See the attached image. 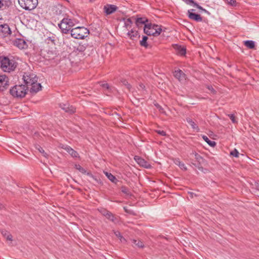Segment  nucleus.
<instances>
[{
	"label": "nucleus",
	"instance_id": "1",
	"mask_svg": "<svg viewBox=\"0 0 259 259\" xmlns=\"http://www.w3.org/2000/svg\"><path fill=\"white\" fill-rule=\"evenodd\" d=\"M1 68L6 72L14 71L17 67V63L13 59H10L8 57L0 56Z\"/></svg>",
	"mask_w": 259,
	"mask_h": 259
},
{
	"label": "nucleus",
	"instance_id": "2",
	"mask_svg": "<svg viewBox=\"0 0 259 259\" xmlns=\"http://www.w3.org/2000/svg\"><path fill=\"white\" fill-rule=\"evenodd\" d=\"M75 19L70 18L68 16L64 17L58 24V27L61 29V32L67 34L71 31L72 27L75 25Z\"/></svg>",
	"mask_w": 259,
	"mask_h": 259
},
{
	"label": "nucleus",
	"instance_id": "3",
	"mask_svg": "<svg viewBox=\"0 0 259 259\" xmlns=\"http://www.w3.org/2000/svg\"><path fill=\"white\" fill-rule=\"evenodd\" d=\"M28 90V87L25 85H15L10 89V93L14 97L21 98L25 96Z\"/></svg>",
	"mask_w": 259,
	"mask_h": 259
},
{
	"label": "nucleus",
	"instance_id": "4",
	"mask_svg": "<svg viewBox=\"0 0 259 259\" xmlns=\"http://www.w3.org/2000/svg\"><path fill=\"white\" fill-rule=\"evenodd\" d=\"M162 31L160 26L151 23L145 24L144 32L148 35L158 36Z\"/></svg>",
	"mask_w": 259,
	"mask_h": 259
},
{
	"label": "nucleus",
	"instance_id": "5",
	"mask_svg": "<svg viewBox=\"0 0 259 259\" xmlns=\"http://www.w3.org/2000/svg\"><path fill=\"white\" fill-rule=\"evenodd\" d=\"M71 35L75 39H84L89 34V30L84 27H77L71 29Z\"/></svg>",
	"mask_w": 259,
	"mask_h": 259
},
{
	"label": "nucleus",
	"instance_id": "6",
	"mask_svg": "<svg viewBox=\"0 0 259 259\" xmlns=\"http://www.w3.org/2000/svg\"><path fill=\"white\" fill-rule=\"evenodd\" d=\"M19 5L25 10L34 9L38 4V0H18Z\"/></svg>",
	"mask_w": 259,
	"mask_h": 259
},
{
	"label": "nucleus",
	"instance_id": "7",
	"mask_svg": "<svg viewBox=\"0 0 259 259\" xmlns=\"http://www.w3.org/2000/svg\"><path fill=\"white\" fill-rule=\"evenodd\" d=\"M23 79L25 82V85L28 87L31 84H33L34 81H37L38 77L35 74L28 72L24 73Z\"/></svg>",
	"mask_w": 259,
	"mask_h": 259
},
{
	"label": "nucleus",
	"instance_id": "8",
	"mask_svg": "<svg viewBox=\"0 0 259 259\" xmlns=\"http://www.w3.org/2000/svg\"><path fill=\"white\" fill-rule=\"evenodd\" d=\"M9 86V79L6 75H0V92H3Z\"/></svg>",
	"mask_w": 259,
	"mask_h": 259
},
{
	"label": "nucleus",
	"instance_id": "9",
	"mask_svg": "<svg viewBox=\"0 0 259 259\" xmlns=\"http://www.w3.org/2000/svg\"><path fill=\"white\" fill-rule=\"evenodd\" d=\"M12 44L20 49H24L27 47L26 42L22 38H16L12 40Z\"/></svg>",
	"mask_w": 259,
	"mask_h": 259
},
{
	"label": "nucleus",
	"instance_id": "10",
	"mask_svg": "<svg viewBox=\"0 0 259 259\" xmlns=\"http://www.w3.org/2000/svg\"><path fill=\"white\" fill-rule=\"evenodd\" d=\"M118 7L114 5L107 4L104 6V12L106 15L112 14L117 11Z\"/></svg>",
	"mask_w": 259,
	"mask_h": 259
},
{
	"label": "nucleus",
	"instance_id": "11",
	"mask_svg": "<svg viewBox=\"0 0 259 259\" xmlns=\"http://www.w3.org/2000/svg\"><path fill=\"white\" fill-rule=\"evenodd\" d=\"M11 33V30L9 26L7 24L0 25V36L6 37Z\"/></svg>",
	"mask_w": 259,
	"mask_h": 259
},
{
	"label": "nucleus",
	"instance_id": "12",
	"mask_svg": "<svg viewBox=\"0 0 259 259\" xmlns=\"http://www.w3.org/2000/svg\"><path fill=\"white\" fill-rule=\"evenodd\" d=\"M60 108L63 109L65 112L69 114H72L75 112L76 108L72 105L68 104H60Z\"/></svg>",
	"mask_w": 259,
	"mask_h": 259
},
{
	"label": "nucleus",
	"instance_id": "13",
	"mask_svg": "<svg viewBox=\"0 0 259 259\" xmlns=\"http://www.w3.org/2000/svg\"><path fill=\"white\" fill-rule=\"evenodd\" d=\"M195 10L191 9L188 11V17L191 19L195 20L196 22H201L202 21V18L199 14L193 13Z\"/></svg>",
	"mask_w": 259,
	"mask_h": 259
},
{
	"label": "nucleus",
	"instance_id": "14",
	"mask_svg": "<svg viewBox=\"0 0 259 259\" xmlns=\"http://www.w3.org/2000/svg\"><path fill=\"white\" fill-rule=\"evenodd\" d=\"M134 159L140 165L145 168H148L151 167L149 162L138 156H135Z\"/></svg>",
	"mask_w": 259,
	"mask_h": 259
},
{
	"label": "nucleus",
	"instance_id": "15",
	"mask_svg": "<svg viewBox=\"0 0 259 259\" xmlns=\"http://www.w3.org/2000/svg\"><path fill=\"white\" fill-rule=\"evenodd\" d=\"M174 49L176 51V53L180 56H185L186 53V49L184 47H182L178 45H174Z\"/></svg>",
	"mask_w": 259,
	"mask_h": 259
},
{
	"label": "nucleus",
	"instance_id": "16",
	"mask_svg": "<svg viewBox=\"0 0 259 259\" xmlns=\"http://www.w3.org/2000/svg\"><path fill=\"white\" fill-rule=\"evenodd\" d=\"M29 86H31L30 92L32 94L36 93L41 90V84L38 83L37 81H34L33 84H31Z\"/></svg>",
	"mask_w": 259,
	"mask_h": 259
},
{
	"label": "nucleus",
	"instance_id": "17",
	"mask_svg": "<svg viewBox=\"0 0 259 259\" xmlns=\"http://www.w3.org/2000/svg\"><path fill=\"white\" fill-rule=\"evenodd\" d=\"M62 148L66 150L72 157H79L78 153L69 146H64Z\"/></svg>",
	"mask_w": 259,
	"mask_h": 259
},
{
	"label": "nucleus",
	"instance_id": "18",
	"mask_svg": "<svg viewBox=\"0 0 259 259\" xmlns=\"http://www.w3.org/2000/svg\"><path fill=\"white\" fill-rule=\"evenodd\" d=\"M127 36L132 40H135L140 37L138 31L132 29L127 33Z\"/></svg>",
	"mask_w": 259,
	"mask_h": 259
},
{
	"label": "nucleus",
	"instance_id": "19",
	"mask_svg": "<svg viewBox=\"0 0 259 259\" xmlns=\"http://www.w3.org/2000/svg\"><path fill=\"white\" fill-rule=\"evenodd\" d=\"M11 4L12 2L10 0H0V9H6Z\"/></svg>",
	"mask_w": 259,
	"mask_h": 259
},
{
	"label": "nucleus",
	"instance_id": "20",
	"mask_svg": "<svg viewBox=\"0 0 259 259\" xmlns=\"http://www.w3.org/2000/svg\"><path fill=\"white\" fill-rule=\"evenodd\" d=\"M190 155L192 157H194V158L199 163V164H200L203 160L202 157L195 152H193L190 154Z\"/></svg>",
	"mask_w": 259,
	"mask_h": 259
},
{
	"label": "nucleus",
	"instance_id": "21",
	"mask_svg": "<svg viewBox=\"0 0 259 259\" xmlns=\"http://www.w3.org/2000/svg\"><path fill=\"white\" fill-rule=\"evenodd\" d=\"M186 121L188 123L190 124V125L191 126L193 130H195L197 132L199 131V128L198 126L196 124L195 122L193 121L190 118H187L186 119Z\"/></svg>",
	"mask_w": 259,
	"mask_h": 259
},
{
	"label": "nucleus",
	"instance_id": "22",
	"mask_svg": "<svg viewBox=\"0 0 259 259\" xmlns=\"http://www.w3.org/2000/svg\"><path fill=\"white\" fill-rule=\"evenodd\" d=\"M175 76L179 80L182 79L185 77L184 73L181 70H178L175 72Z\"/></svg>",
	"mask_w": 259,
	"mask_h": 259
},
{
	"label": "nucleus",
	"instance_id": "23",
	"mask_svg": "<svg viewBox=\"0 0 259 259\" xmlns=\"http://www.w3.org/2000/svg\"><path fill=\"white\" fill-rule=\"evenodd\" d=\"M148 22V19L145 18H138L136 21V25L140 27V25L146 24V22Z\"/></svg>",
	"mask_w": 259,
	"mask_h": 259
},
{
	"label": "nucleus",
	"instance_id": "24",
	"mask_svg": "<svg viewBox=\"0 0 259 259\" xmlns=\"http://www.w3.org/2000/svg\"><path fill=\"white\" fill-rule=\"evenodd\" d=\"M133 245L134 246H137L139 248H143L144 245L143 243L140 240H132Z\"/></svg>",
	"mask_w": 259,
	"mask_h": 259
},
{
	"label": "nucleus",
	"instance_id": "25",
	"mask_svg": "<svg viewBox=\"0 0 259 259\" xmlns=\"http://www.w3.org/2000/svg\"><path fill=\"white\" fill-rule=\"evenodd\" d=\"M202 138L210 146L214 147L216 145L215 142L210 140L207 136L203 135Z\"/></svg>",
	"mask_w": 259,
	"mask_h": 259
},
{
	"label": "nucleus",
	"instance_id": "26",
	"mask_svg": "<svg viewBox=\"0 0 259 259\" xmlns=\"http://www.w3.org/2000/svg\"><path fill=\"white\" fill-rule=\"evenodd\" d=\"M244 45L249 49L254 48L255 45L254 42L253 40H247L244 41Z\"/></svg>",
	"mask_w": 259,
	"mask_h": 259
},
{
	"label": "nucleus",
	"instance_id": "27",
	"mask_svg": "<svg viewBox=\"0 0 259 259\" xmlns=\"http://www.w3.org/2000/svg\"><path fill=\"white\" fill-rule=\"evenodd\" d=\"M104 174L107 176L109 180H110L112 182L116 183V181H117V179L112 174L108 172H105Z\"/></svg>",
	"mask_w": 259,
	"mask_h": 259
},
{
	"label": "nucleus",
	"instance_id": "28",
	"mask_svg": "<svg viewBox=\"0 0 259 259\" xmlns=\"http://www.w3.org/2000/svg\"><path fill=\"white\" fill-rule=\"evenodd\" d=\"M175 163L179 165V166L182 169L187 170V167L184 164V163L180 161L179 159H176L175 161Z\"/></svg>",
	"mask_w": 259,
	"mask_h": 259
},
{
	"label": "nucleus",
	"instance_id": "29",
	"mask_svg": "<svg viewBox=\"0 0 259 259\" xmlns=\"http://www.w3.org/2000/svg\"><path fill=\"white\" fill-rule=\"evenodd\" d=\"M148 37L147 36H143L142 39L140 41V45L143 47L147 48L148 47L147 44Z\"/></svg>",
	"mask_w": 259,
	"mask_h": 259
},
{
	"label": "nucleus",
	"instance_id": "30",
	"mask_svg": "<svg viewBox=\"0 0 259 259\" xmlns=\"http://www.w3.org/2000/svg\"><path fill=\"white\" fill-rule=\"evenodd\" d=\"M87 48V45L85 44H79L77 46L76 49L78 52H83Z\"/></svg>",
	"mask_w": 259,
	"mask_h": 259
},
{
	"label": "nucleus",
	"instance_id": "31",
	"mask_svg": "<svg viewBox=\"0 0 259 259\" xmlns=\"http://www.w3.org/2000/svg\"><path fill=\"white\" fill-rule=\"evenodd\" d=\"M132 21L131 18L126 19L124 20V26L128 29L131 28Z\"/></svg>",
	"mask_w": 259,
	"mask_h": 259
},
{
	"label": "nucleus",
	"instance_id": "32",
	"mask_svg": "<svg viewBox=\"0 0 259 259\" xmlns=\"http://www.w3.org/2000/svg\"><path fill=\"white\" fill-rule=\"evenodd\" d=\"M48 57L49 59H54V58L56 56L57 53L55 51H49L48 52Z\"/></svg>",
	"mask_w": 259,
	"mask_h": 259
},
{
	"label": "nucleus",
	"instance_id": "33",
	"mask_svg": "<svg viewBox=\"0 0 259 259\" xmlns=\"http://www.w3.org/2000/svg\"><path fill=\"white\" fill-rule=\"evenodd\" d=\"M74 167L76 169L78 170L82 174H85L86 173L85 169L82 167L79 164H75Z\"/></svg>",
	"mask_w": 259,
	"mask_h": 259
},
{
	"label": "nucleus",
	"instance_id": "34",
	"mask_svg": "<svg viewBox=\"0 0 259 259\" xmlns=\"http://www.w3.org/2000/svg\"><path fill=\"white\" fill-rule=\"evenodd\" d=\"M121 82L127 88V89L129 90H131L132 86L125 79H123L121 80Z\"/></svg>",
	"mask_w": 259,
	"mask_h": 259
},
{
	"label": "nucleus",
	"instance_id": "35",
	"mask_svg": "<svg viewBox=\"0 0 259 259\" xmlns=\"http://www.w3.org/2000/svg\"><path fill=\"white\" fill-rule=\"evenodd\" d=\"M98 210L104 217L107 215V213L108 212V210L104 208H99Z\"/></svg>",
	"mask_w": 259,
	"mask_h": 259
},
{
	"label": "nucleus",
	"instance_id": "36",
	"mask_svg": "<svg viewBox=\"0 0 259 259\" xmlns=\"http://www.w3.org/2000/svg\"><path fill=\"white\" fill-rule=\"evenodd\" d=\"M108 220L112 221L114 223H116L118 222V219L113 213L111 215V217H110Z\"/></svg>",
	"mask_w": 259,
	"mask_h": 259
},
{
	"label": "nucleus",
	"instance_id": "37",
	"mask_svg": "<svg viewBox=\"0 0 259 259\" xmlns=\"http://www.w3.org/2000/svg\"><path fill=\"white\" fill-rule=\"evenodd\" d=\"M226 2L231 6H236L237 4L235 0H226Z\"/></svg>",
	"mask_w": 259,
	"mask_h": 259
},
{
	"label": "nucleus",
	"instance_id": "38",
	"mask_svg": "<svg viewBox=\"0 0 259 259\" xmlns=\"http://www.w3.org/2000/svg\"><path fill=\"white\" fill-rule=\"evenodd\" d=\"M114 234L116 236L119 238L120 241L122 242V240H125V239L122 236L120 233L119 231H114Z\"/></svg>",
	"mask_w": 259,
	"mask_h": 259
},
{
	"label": "nucleus",
	"instance_id": "39",
	"mask_svg": "<svg viewBox=\"0 0 259 259\" xmlns=\"http://www.w3.org/2000/svg\"><path fill=\"white\" fill-rule=\"evenodd\" d=\"M121 192L124 194H126L127 195L130 194V191L127 188H126L125 186H122L121 188Z\"/></svg>",
	"mask_w": 259,
	"mask_h": 259
},
{
	"label": "nucleus",
	"instance_id": "40",
	"mask_svg": "<svg viewBox=\"0 0 259 259\" xmlns=\"http://www.w3.org/2000/svg\"><path fill=\"white\" fill-rule=\"evenodd\" d=\"M228 116L230 117V119L231 120L232 122L234 123H236L237 122V121L236 119L235 116L234 114H229Z\"/></svg>",
	"mask_w": 259,
	"mask_h": 259
},
{
	"label": "nucleus",
	"instance_id": "41",
	"mask_svg": "<svg viewBox=\"0 0 259 259\" xmlns=\"http://www.w3.org/2000/svg\"><path fill=\"white\" fill-rule=\"evenodd\" d=\"M230 154L233 156L238 157L239 156V152L236 149H234L233 151L231 152Z\"/></svg>",
	"mask_w": 259,
	"mask_h": 259
},
{
	"label": "nucleus",
	"instance_id": "42",
	"mask_svg": "<svg viewBox=\"0 0 259 259\" xmlns=\"http://www.w3.org/2000/svg\"><path fill=\"white\" fill-rule=\"evenodd\" d=\"M185 2L190 5H193V6H195V4H196L195 2H194L193 0H184Z\"/></svg>",
	"mask_w": 259,
	"mask_h": 259
},
{
	"label": "nucleus",
	"instance_id": "43",
	"mask_svg": "<svg viewBox=\"0 0 259 259\" xmlns=\"http://www.w3.org/2000/svg\"><path fill=\"white\" fill-rule=\"evenodd\" d=\"M207 88L213 94H215L216 93L215 90L213 88V87L211 85H208Z\"/></svg>",
	"mask_w": 259,
	"mask_h": 259
},
{
	"label": "nucleus",
	"instance_id": "44",
	"mask_svg": "<svg viewBox=\"0 0 259 259\" xmlns=\"http://www.w3.org/2000/svg\"><path fill=\"white\" fill-rule=\"evenodd\" d=\"M192 164L193 165H194L195 166L197 167L198 168V169H199L200 170H201L202 171H204L203 168L201 166H200L199 164H197L196 163H195L193 162H192Z\"/></svg>",
	"mask_w": 259,
	"mask_h": 259
},
{
	"label": "nucleus",
	"instance_id": "45",
	"mask_svg": "<svg viewBox=\"0 0 259 259\" xmlns=\"http://www.w3.org/2000/svg\"><path fill=\"white\" fill-rule=\"evenodd\" d=\"M38 150H39V151L43 155L45 156V157H47V153L45 152L44 150L42 149V148L39 147L38 148Z\"/></svg>",
	"mask_w": 259,
	"mask_h": 259
},
{
	"label": "nucleus",
	"instance_id": "46",
	"mask_svg": "<svg viewBox=\"0 0 259 259\" xmlns=\"http://www.w3.org/2000/svg\"><path fill=\"white\" fill-rule=\"evenodd\" d=\"M194 7H196L197 8H198V9H199L200 10H202L204 12H206V10L204 9L201 6H199L197 3L195 4Z\"/></svg>",
	"mask_w": 259,
	"mask_h": 259
},
{
	"label": "nucleus",
	"instance_id": "47",
	"mask_svg": "<svg viewBox=\"0 0 259 259\" xmlns=\"http://www.w3.org/2000/svg\"><path fill=\"white\" fill-rule=\"evenodd\" d=\"M156 132L158 134H159L162 136H166V132L164 131L158 130V131H157Z\"/></svg>",
	"mask_w": 259,
	"mask_h": 259
},
{
	"label": "nucleus",
	"instance_id": "48",
	"mask_svg": "<svg viewBox=\"0 0 259 259\" xmlns=\"http://www.w3.org/2000/svg\"><path fill=\"white\" fill-rule=\"evenodd\" d=\"M101 85L102 87L106 88L108 90L109 89V88H110L109 84L107 83H102Z\"/></svg>",
	"mask_w": 259,
	"mask_h": 259
},
{
	"label": "nucleus",
	"instance_id": "49",
	"mask_svg": "<svg viewBox=\"0 0 259 259\" xmlns=\"http://www.w3.org/2000/svg\"><path fill=\"white\" fill-rule=\"evenodd\" d=\"M49 41H51L52 43L55 44V39L53 37H48L47 38Z\"/></svg>",
	"mask_w": 259,
	"mask_h": 259
},
{
	"label": "nucleus",
	"instance_id": "50",
	"mask_svg": "<svg viewBox=\"0 0 259 259\" xmlns=\"http://www.w3.org/2000/svg\"><path fill=\"white\" fill-rule=\"evenodd\" d=\"M112 214V212L108 211V212L107 213V215H105V217L108 219L110 217H111V215Z\"/></svg>",
	"mask_w": 259,
	"mask_h": 259
},
{
	"label": "nucleus",
	"instance_id": "51",
	"mask_svg": "<svg viewBox=\"0 0 259 259\" xmlns=\"http://www.w3.org/2000/svg\"><path fill=\"white\" fill-rule=\"evenodd\" d=\"M7 239L8 240H10V241H12V235H11V234L8 235L7 236Z\"/></svg>",
	"mask_w": 259,
	"mask_h": 259
},
{
	"label": "nucleus",
	"instance_id": "52",
	"mask_svg": "<svg viewBox=\"0 0 259 259\" xmlns=\"http://www.w3.org/2000/svg\"><path fill=\"white\" fill-rule=\"evenodd\" d=\"M4 208H5L4 205L2 203H0V210H2L3 209H4Z\"/></svg>",
	"mask_w": 259,
	"mask_h": 259
},
{
	"label": "nucleus",
	"instance_id": "53",
	"mask_svg": "<svg viewBox=\"0 0 259 259\" xmlns=\"http://www.w3.org/2000/svg\"><path fill=\"white\" fill-rule=\"evenodd\" d=\"M139 86L141 89H144L145 88V85L142 83L140 84Z\"/></svg>",
	"mask_w": 259,
	"mask_h": 259
},
{
	"label": "nucleus",
	"instance_id": "54",
	"mask_svg": "<svg viewBox=\"0 0 259 259\" xmlns=\"http://www.w3.org/2000/svg\"><path fill=\"white\" fill-rule=\"evenodd\" d=\"M162 109V108L161 107H159V110H161Z\"/></svg>",
	"mask_w": 259,
	"mask_h": 259
},
{
	"label": "nucleus",
	"instance_id": "55",
	"mask_svg": "<svg viewBox=\"0 0 259 259\" xmlns=\"http://www.w3.org/2000/svg\"><path fill=\"white\" fill-rule=\"evenodd\" d=\"M124 209H125V210L126 211V209H125V207H124Z\"/></svg>",
	"mask_w": 259,
	"mask_h": 259
},
{
	"label": "nucleus",
	"instance_id": "56",
	"mask_svg": "<svg viewBox=\"0 0 259 259\" xmlns=\"http://www.w3.org/2000/svg\"><path fill=\"white\" fill-rule=\"evenodd\" d=\"M90 1L93 2V1H95V0H90Z\"/></svg>",
	"mask_w": 259,
	"mask_h": 259
}]
</instances>
